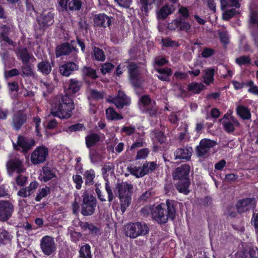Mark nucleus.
Returning a JSON list of instances; mask_svg holds the SVG:
<instances>
[{
	"instance_id": "nucleus-1",
	"label": "nucleus",
	"mask_w": 258,
	"mask_h": 258,
	"mask_svg": "<svg viewBox=\"0 0 258 258\" xmlns=\"http://www.w3.org/2000/svg\"><path fill=\"white\" fill-rule=\"evenodd\" d=\"M175 201L167 200L166 204L161 203L153 209L152 218L158 224H164L169 219L173 220L176 216Z\"/></svg>"
},
{
	"instance_id": "nucleus-2",
	"label": "nucleus",
	"mask_w": 258,
	"mask_h": 258,
	"mask_svg": "<svg viewBox=\"0 0 258 258\" xmlns=\"http://www.w3.org/2000/svg\"><path fill=\"white\" fill-rule=\"evenodd\" d=\"M75 104L68 96H57L52 105L51 114L60 118H68L72 115Z\"/></svg>"
},
{
	"instance_id": "nucleus-3",
	"label": "nucleus",
	"mask_w": 258,
	"mask_h": 258,
	"mask_svg": "<svg viewBox=\"0 0 258 258\" xmlns=\"http://www.w3.org/2000/svg\"><path fill=\"white\" fill-rule=\"evenodd\" d=\"M190 167L187 164H182L173 171L172 176L174 180H177L176 188L180 192L187 194L189 192L188 188L190 181L188 178Z\"/></svg>"
},
{
	"instance_id": "nucleus-4",
	"label": "nucleus",
	"mask_w": 258,
	"mask_h": 258,
	"mask_svg": "<svg viewBox=\"0 0 258 258\" xmlns=\"http://www.w3.org/2000/svg\"><path fill=\"white\" fill-rule=\"evenodd\" d=\"M149 231V227L145 222L131 223L126 225L124 228L125 236L134 239L140 236H145Z\"/></svg>"
},
{
	"instance_id": "nucleus-5",
	"label": "nucleus",
	"mask_w": 258,
	"mask_h": 258,
	"mask_svg": "<svg viewBox=\"0 0 258 258\" xmlns=\"http://www.w3.org/2000/svg\"><path fill=\"white\" fill-rule=\"evenodd\" d=\"M83 202L81 204V214L85 216H91L95 212L97 200L93 195L88 192H84L83 195Z\"/></svg>"
},
{
	"instance_id": "nucleus-6",
	"label": "nucleus",
	"mask_w": 258,
	"mask_h": 258,
	"mask_svg": "<svg viewBox=\"0 0 258 258\" xmlns=\"http://www.w3.org/2000/svg\"><path fill=\"white\" fill-rule=\"evenodd\" d=\"M127 68L131 84L135 88H140L143 80L139 70V67L135 62H131Z\"/></svg>"
},
{
	"instance_id": "nucleus-7",
	"label": "nucleus",
	"mask_w": 258,
	"mask_h": 258,
	"mask_svg": "<svg viewBox=\"0 0 258 258\" xmlns=\"http://www.w3.org/2000/svg\"><path fill=\"white\" fill-rule=\"evenodd\" d=\"M39 30L44 31L54 23V13L50 10H45L37 18Z\"/></svg>"
},
{
	"instance_id": "nucleus-8",
	"label": "nucleus",
	"mask_w": 258,
	"mask_h": 258,
	"mask_svg": "<svg viewBox=\"0 0 258 258\" xmlns=\"http://www.w3.org/2000/svg\"><path fill=\"white\" fill-rule=\"evenodd\" d=\"M82 4L81 0H59L58 10L61 12L79 11L82 8Z\"/></svg>"
},
{
	"instance_id": "nucleus-9",
	"label": "nucleus",
	"mask_w": 258,
	"mask_h": 258,
	"mask_svg": "<svg viewBox=\"0 0 258 258\" xmlns=\"http://www.w3.org/2000/svg\"><path fill=\"white\" fill-rule=\"evenodd\" d=\"M256 204L255 198H248L239 200L237 202L236 208L237 212L239 214L247 212L253 209Z\"/></svg>"
},
{
	"instance_id": "nucleus-10",
	"label": "nucleus",
	"mask_w": 258,
	"mask_h": 258,
	"mask_svg": "<svg viewBox=\"0 0 258 258\" xmlns=\"http://www.w3.org/2000/svg\"><path fill=\"white\" fill-rule=\"evenodd\" d=\"M48 155V150L44 146L38 147L31 154V161L34 164L44 162Z\"/></svg>"
},
{
	"instance_id": "nucleus-11",
	"label": "nucleus",
	"mask_w": 258,
	"mask_h": 258,
	"mask_svg": "<svg viewBox=\"0 0 258 258\" xmlns=\"http://www.w3.org/2000/svg\"><path fill=\"white\" fill-rule=\"evenodd\" d=\"M6 167L8 174L10 176H12L14 172L21 174L25 171L22 161L17 157L11 158L7 162Z\"/></svg>"
},
{
	"instance_id": "nucleus-12",
	"label": "nucleus",
	"mask_w": 258,
	"mask_h": 258,
	"mask_svg": "<svg viewBox=\"0 0 258 258\" xmlns=\"http://www.w3.org/2000/svg\"><path fill=\"white\" fill-rule=\"evenodd\" d=\"M35 144V141L33 139L19 136L18 138L17 144L13 143V146L15 150H20V148H21L22 149V151L26 153L30 150Z\"/></svg>"
},
{
	"instance_id": "nucleus-13",
	"label": "nucleus",
	"mask_w": 258,
	"mask_h": 258,
	"mask_svg": "<svg viewBox=\"0 0 258 258\" xmlns=\"http://www.w3.org/2000/svg\"><path fill=\"white\" fill-rule=\"evenodd\" d=\"M14 207L9 201L2 200L0 201V221H6L14 212Z\"/></svg>"
},
{
	"instance_id": "nucleus-14",
	"label": "nucleus",
	"mask_w": 258,
	"mask_h": 258,
	"mask_svg": "<svg viewBox=\"0 0 258 258\" xmlns=\"http://www.w3.org/2000/svg\"><path fill=\"white\" fill-rule=\"evenodd\" d=\"M40 245L42 252L46 255H51L56 250L54 239L49 236H45L41 239Z\"/></svg>"
},
{
	"instance_id": "nucleus-15",
	"label": "nucleus",
	"mask_w": 258,
	"mask_h": 258,
	"mask_svg": "<svg viewBox=\"0 0 258 258\" xmlns=\"http://www.w3.org/2000/svg\"><path fill=\"white\" fill-rule=\"evenodd\" d=\"M217 145V142L208 139H202L199 146L196 147V152L198 157H203L209 152L210 149Z\"/></svg>"
},
{
	"instance_id": "nucleus-16",
	"label": "nucleus",
	"mask_w": 258,
	"mask_h": 258,
	"mask_svg": "<svg viewBox=\"0 0 258 258\" xmlns=\"http://www.w3.org/2000/svg\"><path fill=\"white\" fill-rule=\"evenodd\" d=\"M73 50L76 52L78 50L76 48V41L72 40L71 41V44H69L68 42H64L56 47V56L58 57L62 55H68Z\"/></svg>"
},
{
	"instance_id": "nucleus-17",
	"label": "nucleus",
	"mask_w": 258,
	"mask_h": 258,
	"mask_svg": "<svg viewBox=\"0 0 258 258\" xmlns=\"http://www.w3.org/2000/svg\"><path fill=\"white\" fill-rule=\"evenodd\" d=\"M108 101L114 103L118 109H121L124 106L130 104V99L123 92L120 91H118L116 97H112L111 99H109Z\"/></svg>"
},
{
	"instance_id": "nucleus-18",
	"label": "nucleus",
	"mask_w": 258,
	"mask_h": 258,
	"mask_svg": "<svg viewBox=\"0 0 258 258\" xmlns=\"http://www.w3.org/2000/svg\"><path fill=\"white\" fill-rule=\"evenodd\" d=\"M27 119V117L26 114L24 113L22 111L19 110L13 115L12 121L13 126L16 130H19L26 121Z\"/></svg>"
},
{
	"instance_id": "nucleus-19",
	"label": "nucleus",
	"mask_w": 258,
	"mask_h": 258,
	"mask_svg": "<svg viewBox=\"0 0 258 258\" xmlns=\"http://www.w3.org/2000/svg\"><path fill=\"white\" fill-rule=\"evenodd\" d=\"M239 258H257L258 248L246 246L238 252Z\"/></svg>"
},
{
	"instance_id": "nucleus-20",
	"label": "nucleus",
	"mask_w": 258,
	"mask_h": 258,
	"mask_svg": "<svg viewBox=\"0 0 258 258\" xmlns=\"http://www.w3.org/2000/svg\"><path fill=\"white\" fill-rule=\"evenodd\" d=\"M78 69V66L72 61H68L59 67L60 74L66 77L69 76L74 71H77Z\"/></svg>"
},
{
	"instance_id": "nucleus-21",
	"label": "nucleus",
	"mask_w": 258,
	"mask_h": 258,
	"mask_svg": "<svg viewBox=\"0 0 258 258\" xmlns=\"http://www.w3.org/2000/svg\"><path fill=\"white\" fill-rule=\"evenodd\" d=\"M133 186L127 182L117 183L115 189L118 191V196L132 195Z\"/></svg>"
},
{
	"instance_id": "nucleus-22",
	"label": "nucleus",
	"mask_w": 258,
	"mask_h": 258,
	"mask_svg": "<svg viewBox=\"0 0 258 258\" xmlns=\"http://www.w3.org/2000/svg\"><path fill=\"white\" fill-rule=\"evenodd\" d=\"M192 149L189 147L186 149L178 148L174 152L175 160L177 159L188 160L192 155Z\"/></svg>"
},
{
	"instance_id": "nucleus-23",
	"label": "nucleus",
	"mask_w": 258,
	"mask_h": 258,
	"mask_svg": "<svg viewBox=\"0 0 258 258\" xmlns=\"http://www.w3.org/2000/svg\"><path fill=\"white\" fill-rule=\"evenodd\" d=\"M111 22V18L105 14H99L94 20L95 25L104 28L109 26Z\"/></svg>"
},
{
	"instance_id": "nucleus-24",
	"label": "nucleus",
	"mask_w": 258,
	"mask_h": 258,
	"mask_svg": "<svg viewBox=\"0 0 258 258\" xmlns=\"http://www.w3.org/2000/svg\"><path fill=\"white\" fill-rule=\"evenodd\" d=\"M53 65V61L50 62L48 60H42L37 64L38 71L44 75H47L51 72Z\"/></svg>"
},
{
	"instance_id": "nucleus-25",
	"label": "nucleus",
	"mask_w": 258,
	"mask_h": 258,
	"mask_svg": "<svg viewBox=\"0 0 258 258\" xmlns=\"http://www.w3.org/2000/svg\"><path fill=\"white\" fill-rule=\"evenodd\" d=\"M34 65L30 63H23V66L21 67V76L23 77H34L35 73L33 72Z\"/></svg>"
},
{
	"instance_id": "nucleus-26",
	"label": "nucleus",
	"mask_w": 258,
	"mask_h": 258,
	"mask_svg": "<svg viewBox=\"0 0 258 258\" xmlns=\"http://www.w3.org/2000/svg\"><path fill=\"white\" fill-rule=\"evenodd\" d=\"M17 55L21 60L22 63H29L32 59L35 60V57L32 54H30L26 47L19 48L17 51Z\"/></svg>"
},
{
	"instance_id": "nucleus-27",
	"label": "nucleus",
	"mask_w": 258,
	"mask_h": 258,
	"mask_svg": "<svg viewBox=\"0 0 258 258\" xmlns=\"http://www.w3.org/2000/svg\"><path fill=\"white\" fill-rule=\"evenodd\" d=\"M79 225L84 231L88 229L90 233L94 236H96L100 233V231L99 228L92 223L81 222L79 223Z\"/></svg>"
},
{
	"instance_id": "nucleus-28",
	"label": "nucleus",
	"mask_w": 258,
	"mask_h": 258,
	"mask_svg": "<svg viewBox=\"0 0 258 258\" xmlns=\"http://www.w3.org/2000/svg\"><path fill=\"white\" fill-rule=\"evenodd\" d=\"M175 10L173 5H165L160 10L158 14V17L159 19H165L169 15L172 14Z\"/></svg>"
},
{
	"instance_id": "nucleus-29",
	"label": "nucleus",
	"mask_w": 258,
	"mask_h": 258,
	"mask_svg": "<svg viewBox=\"0 0 258 258\" xmlns=\"http://www.w3.org/2000/svg\"><path fill=\"white\" fill-rule=\"evenodd\" d=\"M173 24L177 28H179L180 31H187L190 29L191 25L185 21V19H182L181 17H179L173 21Z\"/></svg>"
},
{
	"instance_id": "nucleus-30",
	"label": "nucleus",
	"mask_w": 258,
	"mask_h": 258,
	"mask_svg": "<svg viewBox=\"0 0 258 258\" xmlns=\"http://www.w3.org/2000/svg\"><path fill=\"white\" fill-rule=\"evenodd\" d=\"M157 72L159 75H158V78L164 81L169 82L170 81L169 76L172 75V70L168 68H165L164 69H160L157 70Z\"/></svg>"
},
{
	"instance_id": "nucleus-31",
	"label": "nucleus",
	"mask_w": 258,
	"mask_h": 258,
	"mask_svg": "<svg viewBox=\"0 0 258 258\" xmlns=\"http://www.w3.org/2000/svg\"><path fill=\"white\" fill-rule=\"evenodd\" d=\"M100 136L96 134H91L86 137V146L88 148L94 146L100 141Z\"/></svg>"
},
{
	"instance_id": "nucleus-32",
	"label": "nucleus",
	"mask_w": 258,
	"mask_h": 258,
	"mask_svg": "<svg viewBox=\"0 0 258 258\" xmlns=\"http://www.w3.org/2000/svg\"><path fill=\"white\" fill-rule=\"evenodd\" d=\"M221 5V9L225 10L228 7H235L239 8L240 7L239 0H220Z\"/></svg>"
},
{
	"instance_id": "nucleus-33",
	"label": "nucleus",
	"mask_w": 258,
	"mask_h": 258,
	"mask_svg": "<svg viewBox=\"0 0 258 258\" xmlns=\"http://www.w3.org/2000/svg\"><path fill=\"white\" fill-rule=\"evenodd\" d=\"M120 202V209L123 213L131 202V195L118 196Z\"/></svg>"
},
{
	"instance_id": "nucleus-34",
	"label": "nucleus",
	"mask_w": 258,
	"mask_h": 258,
	"mask_svg": "<svg viewBox=\"0 0 258 258\" xmlns=\"http://www.w3.org/2000/svg\"><path fill=\"white\" fill-rule=\"evenodd\" d=\"M79 252V258H92L91 247L88 244L82 246Z\"/></svg>"
},
{
	"instance_id": "nucleus-35",
	"label": "nucleus",
	"mask_w": 258,
	"mask_h": 258,
	"mask_svg": "<svg viewBox=\"0 0 258 258\" xmlns=\"http://www.w3.org/2000/svg\"><path fill=\"white\" fill-rule=\"evenodd\" d=\"M12 239V236L10 233L3 228H0V243L6 244L10 242Z\"/></svg>"
},
{
	"instance_id": "nucleus-36",
	"label": "nucleus",
	"mask_w": 258,
	"mask_h": 258,
	"mask_svg": "<svg viewBox=\"0 0 258 258\" xmlns=\"http://www.w3.org/2000/svg\"><path fill=\"white\" fill-rule=\"evenodd\" d=\"M205 89V86H204L202 83L194 82L189 84L188 85V90L195 93H199L202 90Z\"/></svg>"
},
{
	"instance_id": "nucleus-37",
	"label": "nucleus",
	"mask_w": 258,
	"mask_h": 258,
	"mask_svg": "<svg viewBox=\"0 0 258 258\" xmlns=\"http://www.w3.org/2000/svg\"><path fill=\"white\" fill-rule=\"evenodd\" d=\"M237 113L243 119H248L250 118L249 110L244 106H238L237 108Z\"/></svg>"
},
{
	"instance_id": "nucleus-38",
	"label": "nucleus",
	"mask_w": 258,
	"mask_h": 258,
	"mask_svg": "<svg viewBox=\"0 0 258 258\" xmlns=\"http://www.w3.org/2000/svg\"><path fill=\"white\" fill-rule=\"evenodd\" d=\"M107 118L110 120L120 119L122 116L116 112L112 107H109L106 110Z\"/></svg>"
},
{
	"instance_id": "nucleus-39",
	"label": "nucleus",
	"mask_w": 258,
	"mask_h": 258,
	"mask_svg": "<svg viewBox=\"0 0 258 258\" xmlns=\"http://www.w3.org/2000/svg\"><path fill=\"white\" fill-rule=\"evenodd\" d=\"M155 0H140L142 6L141 10L145 15H147L149 10L151 9L152 5L155 3Z\"/></svg>"
},
{
	"instance_id": "nucleus-40",
	"label": "nucleus",
	"mask_w": 258,
	"mask_h": 258,
	"mask_svg": "<svg viewBox=\"0 0 258 258\" xmlns=\"http://www.w3.org/2000/svg\"><path fill=\"white\" fill-rule=\"evenodd\" d=\"M82 73L84 76L88 77L92 79H96L99 77L96 71L89 67H84L82 69Z\"/></svg>"
},
{
	"instance_id": "nucleus-41",
	"label": "nucleus",
	"mask_w": 258,
	"mask_h": 258,
	"mask_svg": "<svg viewBox=\"0 0 258 258\" xmlns=\"http://www.w3.org/2000/svg\"><path fill=\"white\" fill-rule=\"evenodd\" d=\"M83 83L81 81H79L76 79H71L70 81L69 89L72 90L73 93L78 92Z\"/></svg>"
},
{
	"instance_id": "nucleus-42",
	"label": "nucleus",
	"mask_w": 258,
	"mask_h": 258,
	"mask_svg": "<svg viewBox=\"0 0 258 258\" xmlns=\"http://www.w3.org/2000/svg\"><path fill=\"white\" fill-rule=\"evenodd\" d=\"M84 176L85 178V184L86 185H92L94 183V179L95 177V174L93 169L86 171Z\"/></svg>"
},
{
	"instance_id": "nucleus-43",
	"label": "nucleus",
	"mask_w": 258,
	"mask_h": 258,
	"mask_svg": "<svg viewBox=\"0 0 258 258\" xmlns=\"http://www.w3.org/2000/svg\"><path fill=\"white\" fill-rule=\"evenodd\" d=\"M114 169V165L113 163L107 162L105 163L102 168V174L104 177V179H106V177H107L108 175H105L107 172L111 171V173L113 172V170Z\"/></svg>"
},
{
	"instance_id": "nucleus-44",
	"label": "nucleus",
	"mask_w": 258,
	"mask_h": 258,
	"mask_svg": "<svg viewBox=\"0 0 258 258\" xmlns=\"http://www.w3.org/2000/svg\"><path fill=\"white\" fill-rule=\"evenodd\" d=\"M142 110L144 113H148L151 116H155L157 114L156 103L150 105L148 108H142Z\"/></svg>"
},
{
	"instance_id": "nucleus-45",
	"label": "nucleus",
	"mask_w": 258,
	"mask_h": 258,
	"mask_svg": "<svg viewBox=\"0 0 258 258\" xmlns=\"http://www.w3.org/2000/svg\"><path fill=\"white\" fill-rule=\"evenodd\" d=\"M140 101L142 104L140 106L141 109L142 108H148L150 105H151V104L155 103V101H151V99L149 95L143 96L141 98Z\"/></svg>"
},
{
	"instance_id": "nucleus-46",
	"label": "nucleus",
	"mask_w": 258,
	"mask_h": 258,
	"mask_svg": "<svg viewBox=\"0 0 258 258\" xmlns=\"http://www.w3.org/2000/svg\"><path fill=\"white\" fill-rule=\"evenodd\" d=\"M43 172L44 174L43 180L45 182L55 177V174L48 167H44L43 168Z\"/></svg>"
},
{
	"instance_id": "nucleus-47",
	"label": "nucleus",
	"mask_w": 258,
	"mask_h": 258,
	"mask_svg": "<svg viewBox=\"0 0 258 258\" xmlns=\"http://www.w3.org/2000/svg\"><path fill=\"white\" fill-rule=\"evenodd\" d=\"M214 70L209 69L206 71V76L204 77V82L207 85H209L214 81Z\"/></svg>"
},
{
	"instance_id": "nucleus-48",
	"label": "nucleus",
	"mask_w": 258,
	"mask_h": 258,
	"mask_svg": "<svg viewBox=\"0 0 258 258\" xmlns=\"http://www.w3.org/2000/svg\"><path fill=\"white\" fill-rule=\"evenodd\" d=\"M93 52L95 58L96 60L101 61H104L105 60V56L104 54L103 51L101 49L94 47Z\"/></svg>"
},
{
	"instance_id": "nucleus-49",
	"label": "nucleus",
	"mask_w": 258,
	"mask_h": 258,
	"mask_svg": "<svg viewBox=\"0 0 258 258\" xmlns=\"http://www.w3.org/2000/svg\"><path fill=\"white\" fill-rule=\"evenodd\" d=\"M235 61L239 66L249 64L250 63V58L249 56L242 55L236 58Z\"/></svg>"
},
{
	"instance_id": "nucleus-50",
	"label": "nucleus",
	"mask_w": 258,
	"mask_h": 258,
	"mask_svg": "<svg viewBox=\"0 0 258 258\" xmlns=\"http://www.w3.org/2000/svg\"><path fill=\"white\" fill-rule=\"evenodd\" d=\"M236 13V10L235 8H231L227 10L223 14V19L224 20H229L232 18Z\"/></svg>"
},
{
	"instance_id": "nucleus-51",
	"label": "nucleus",
	"mask_w": 258,
	"mask_h": 258,
	"mask_svg": "<svg viewBox=\"0 0 258 258\" xmlns=\"http://www.w3.org/2000/svg\"><path fill=\"white\" fill-rule=\"evenodd\" d=\"M222 123L223 125L224 130L227 133H232L234 131V123H232L230 120H223Z\"/></svg>"
},
{
	"instance_id": "nucleus-52",
	"label": "nucleus",
	"mask_w": 258,
	"mask_h": 258,
	"mask_svg": "<svg viewBox=\"0 0 258 258\" xmlns=\"http://www.w3.org/2000/svg\"><path fill=\"white\" fill-rule=\"evenodd\" d=\"M50 193V189L49 187H46L43 188L41 191L37 193L35 198V200L37 202L40 201L43 198L46 197V196Z\"/></svg>"
},
{
	"instance_id": "nucleus-53",
	"label": "nucleus",
	"mask_w": 258,
	"mask_h": 258,
	"mask_svg": "<svg viewBox=\"0 0 258 258\" xmlns=\"http://www.w3.org/2000/svg\"><path fill=\"white\" fill-rule=\"evenodd\" d=\"M162 42L163 45L165 47H178L179 45V44L178 42L173 41L169 38L162 39Z\"/></svg>"
},
{
	"instance_id": "nucleus-54",
	"label": "nucleus",
	"mask_w": 258,
	"mask_h": 258,
	"mask_svg": "<svg viewBox=\"0 0 258 258\" xmlns=\"http://www.w3.org/2000/svg\"><path fill=\"white\" fill-rule=\"evenodd\" d=\"M89 157L92 163L97 162L100 159L101 156L95 150H91L89 153Z\"/></svg>"
},
{
	"instance_id": "nucleus-55",
	"label": "nucleus",
	"mask_w": 258,
	"mask_h": 258,
	"mask_svg": "<svg viewBox=\"0 0 258 258\" xmlns=\"http://www.w3.org/2000/svg\"><path fill=\"white\" fill-rule=\"evenodd\" d=\"M26 5L27 14L33 16L36 13V11L31 1L26 0Z\"/></svg>"
},
{
	"instance_id": "nucleus-56",
	"label": "nucleus",
	"mask_w": 258,
	"mask_h": 258,
	"mask_svg": "<svg viewBox=\"0 0 258 258\" xmlns=\"http://www.w3.org/2000/svg\"><path fill=\"white\" fill-rule=\"evenodd\" d=\"M154 195V193L151 189L148 190L140 197L139 200L140 202H145Z\"/></svg>"
},
{
	"instance_id": "nucleus-57",
	"label": "nucleus",
	"mask_w": 258,
	"mask_h": 258,
	"mask_svg": "<svg viewBox=\"0 0 258 258\" xmlns=\"http://www.w3.org/2000/svg\"><path fill=\"white\" fill-rule=\"evenodd\" d=\"M85 128L83 124L77 123L69 126L67 131L71 132H77L79 131H82L83 129L84 130Z\"/></svg>"
},
{
	"instance_id": "nucleus-58",
	"label": "nucleus",
	"mask_w": 258,
	"mask_h": 258,
	"mask_svg": "<svg viewBox=\"0 0 258 258\" xmlns=\"http://www.w3.org/2000/svg\"><path fill=\"white\" fill-rule=\"evenodd\" d=\"M149 153V150L147 148H144L139 150L136 157V159H144L147 157Z\"/></svg>"
},
{
	"instance_id": "nucleus-59",
	"label": "nucleus",
	"mask_w": 258,
	"mask_h": 258,
	"mask_svg": "<svg viewBox=\"0 0 258 258\" xmlns=\"http://www.w3.org/2000/svg\"><path fill=\"white\" fill-rule=\"evenodd\" d=\"M73 180L74 182L76 183V188L80 189L82 187V184L83 182L82 176L78 174L74 175L73 176Z\"/></svg>"
},
{
	"instance_id": "nucleus-60",
	"label": "nucleus",
	"mask_w": 258,
	"mask_h": 258,
	"mask_svg": "<svg viewBox=\"0 0 258 258\" xmlns=\"http://www.w3.org/2000/svg\"><path fill=\"white\" fill-rule=\"evenodd\" d=\"M114 67V66L111 63H104L101 69V72L103 74H105L107 73H109Z\"/></svg>"
},
{
	"instance_id": "nucleus-61",
	"label": "nucleus",
	"mask_w": 258,
	"mask_h": 258,
	"mask_svg": "<svg viewBox=\"0 0 258 258\" xmlns=\"http://www.w3.org/2000/svg\"><path fill=\"white\" fill-rule=\"evenodd\" d=\"M90 96L92 98L95 100L101 99L104 97L103 92H99L95 90H91Z\"/></svg>"
},
{
	"instance_id": "nucleus-62",
	"label": "nucleus",
	"mask_w": 258,
	"mask_h": 258,
	"mask_svg": "<svg viewBox=\"0 0 258 258\" xmlns=\"http://www.w3.org/2000/svg\"><path fill=\"white\" fill-rule=\"evenodd\" d=\"M107 182L105 183V190L108 194V201L109 202H111L113 199L114 196L111 188V186L109 185V182L107 180Z\"/></svg>"
},
{
	"instance_id": "nucleus-63",
	"label": "nucleus",
	"mask_w": 258,
	"mask_h": 258,
	"mask_svg": "<svg viewBox=\"0 0 258 258\" xmlns=\"http://www.w3.org/2000/svg\"><path fill=\"white\" fill-rule=\"evenodd\" d=\"M16 178V182L17 185L21 186H24L25 184L27 182V177L25 176H23L19 174Z\"/></svg>"
},
{
	"instance_id": "nucleus-64",
	"label": "nucleus",
	"mask_w": 258,
	"mask_h": 258,
	"mask_svg": "<svg viewBox=\"0 0 258 258\" xmlns=\"http://www.w3.org/2000/svg\"><path fill=\"white\" fill-rule=\"evenodd\" d=\"M38 184V183L35 181L32 182L30 184L29 186L26 188L28 191V196H30L34 192L35 190L37 188Z\"/></svg>"
}]
</instances>
